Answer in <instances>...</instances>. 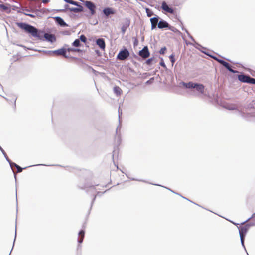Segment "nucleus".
I'll list each match as a JSON object with an SVG mask.
<instances>
[{"instance_id": "obj_25", "label": "nucleus", "mask_w": 255, "mask_h": 255, "mask_svg": "<svg viewBox=\"0 0 255 255\" xmlns=\"http://www.w3.org/2000/svg\"><path fill=\"white\" fill-rule=\"evenodd\" d=\"M18 5H11V10L16 11L18 13L20 12V10L19 9V6H20V4L19 3H17Z\"/></svg>"}, {"instance_id": "obj_57", "label": "nucleus", "mask_w": 255, "mask_h": 255, "mask_svg": "<svg viewBox=\"0 0 255 255\" xmlns=\"http://www.w3.org/2000/svg\"><path fill=\"white\" fill-rule=\"evenodd\" d=\"M14 244V242H13V244ZM13 246H14V245H13V247H12L11 250H13Z\"/></svg>"}, {"instance_id": "obj_56", "label": "nucleus", "mask_w": 255, "mask_h": 255, "mask_svg": "<svg viewBox=\"0 0 255 255\" xmlns=\"http://www.w3.org/2000/svg\"><path fill=\"white\" fill-rule=\"evenodd\" d=\"M14 244V242H13V244ZM13 246H14V245H13V247H12L11 250H13Z\"/></svg>"}, {"instance_id": "obj_30", "label": "nucleus", "mask_w": 255, "mask_h": 255, "mask_svg": "<svg viewBox=\"0 0 255 255\" xmlns=\"http://www.w3.org/2000/svg\"><path fill=\"white\" fill-rule=\"evenodd\" d=\"M154 60V57H151L150 58L148 59L146 61V64L147 65H151L152 64V62Z\"/></svg>"}, {"instance_id": "obj_62", "label": "nucleus", "mask_w": 255, "mask_h": 255, "mask_svg": "<svg viewBox=\"0 0 255 255\" xmlns=\"http://www.w3.org/2000/svg\"><path fill=\"white\" fill-rule=\"evenodd\" d=\"M251 73L253 75V76H255V75L253 74H252V73Z\"/></svg>"}, {"instance_id": "obj_41", "label": "nucleus", "mask_w": 255, "mask_h": 255, "mask_svg": "<svg viewBox=\"0 0 255 255\" xmlns=\"http://www.w3.org/2000/svg\"><path fill=\"white\" fill-rule=\"evenodd\" d=\"M128 71L130 72H132V73H133V74H135V73H136L135 71H134L132 68H130V67H129V68L128 69Z\"/></svg>"}, {"instance_id": "obj_49", "label": "nucleus", "mask_w": 255, "mask_h": 255, "mask_svg": "<svg viewBox=\"0 0 255 255\" xmlns=\"http://www.w3.org/2000/svg\"><path fill=\"white\" fill-rule=\"evenodd\" d=\"M16 225L15 226V239H14V242L15 241V239H16Z\"/></svg>"}, {"instance_id": "obj_24", "label": "nucleus", "mask_w": 255, "mask_h": 255, "mask_svg": "<svg viewBox=\"0 0 255 255\" xmlns=\"http://www.w3.org/2000/svg\"><path fill=\"white\" fill-rule=\"evenodd\" d=\"M6 160L8 161V162L9 163L11 168L12 169V168L13 167H17V166H18V165L16 164L14 162H13L12 161H11L9 159V158L8 157V156H6V158H5Z\"/></svg>"}, {"instance_id": "obj_10", "label": "nucleus", "mask_w": 255, "mask_h": 255, "mask_svg": "<svg viewBox=\"0 0 255 255\" xmlns=\"http://www.w3.org/2000/svg\"><path fill=\"white\" fill-rule=\"evenodd\" d=\"M0 10L9 13L11 11V5L8 3H0Z\"/></svg>"}, {"instance_id": "obj_50", "label": "nucleus", "mask_w": 255, "mask_h": 255, "mask_svg": "<svg viewBox=\"0 0 255 255\" xmlns=\"http://www.w3.org/2000/svg\"><path fill=\"white\" fill-rule=\"evenodd\" d=\"M16 99H17V98H16V97H14V99H13L14 102V105H15V103H16Z\"/></svg>"}, {"instance_id": "obj_12", "label": "nucleus", "mask_w": 255, "mask_h": 255, "mask_svg": "<svg viewBox=\"0 0 255 255\" xmlns=\"http://www.w3.org/2000/svg\"><path fill=\"white\" fill-rule=\"evenodd\" d=\"M54 18L55 22L62 27H67L68 25L64 21L61 17H52Z\"/></svg>"}, {"instance_id": "obj_28", "label": "nucleus", "mask_w": 255, "mask_h": 255, "mask_svg": "<svg viewBox=\"0 0 255 255\" xmlns=\"http://www.w3.org/2000/svg\"><path fill=\"white\" fill-rule=\"evenodd\" d=\"M169 58L173 65L175 62V55L172 54L169 56Z\"/></svg>"}, {"instance_id": "obj_6", "label": "nucleus", "mask_w": 255, "mask_h": 255, "mask_svg": "<svg viewBox=\"0 0 255 255\" xmlns=\"http://www.w3.org/2000/svg\"><path fill=\"white\" fill-rule=\"evenodd\" d=\"M217 61L220 64L223 65L225 68H226L229 71L232 72V73H238L237 71L234 70L232 69V66L231 65L228 63L227 62L219 58H216Z\"/></svg>"}, {"instance_id": "obj_47", "label": "nucleus", "mask_w": 255, "mask_h": 255, "mask_svg": "<svg viewBox=\"0 0 255 255\" xmlns=\"http://www.w3.org/2000/svg\"><path fill=\"white\" fill-rule=\"evenodd\" d=\"M209 56H210L211 57H212V58H213L214 59H215L216 61H217V59L216 58H218L217 57H216L215 56H213V55H210V54Z\"/></svg>"}, {"instance_id": "obj_14", "label": "nucleus", "mask_w": 255, "mask_h": 255, "mask_svg": "<svg viewBox=\"0 0 255 255\" xmlns=\"http://www.w3.org/2000/svg\"><path fill=\"white\" fill-rule=\"evenodd\" d=\"M96 44L99 46V47L102 50H105L106 44L105 42V40L103 38H99L96 41Z\"/></svg>"}, {"instance_id": "obj_64", "label": "nucleus", "mask_w": 255, "mask_h": 255, "mask_svg": "<svg viewBox=\"0 0 255 255\" xmlns=\"http://www.w3.org/2000/svg\"><path fill=\"white\" fill-rule=\"evenodd\" d=\"M67 46H68V45H65V47H67Z\"/></svg>"}, {"instance_id": "obj_8", "label": "nucleus", "mask_w": 255, "mask_h": 255, "mask_svg": "<svg viewBox=\"0 0 255 255\" xmlns=\"http://www.w3.org/2000/svg\"><path fill=\"white\" fill-rule=\"evenodd\" d=\"M157 23V27L159 29H163L164 28H167L170 30L173 31L172 28H173L172 26H171L166 21L160 19L158 21Z\"/></svg>"}, {"instance_id": "obj_27", "label": "nucleus", "mask_w": 255, "mask_h": 255, "mask_svg": "<svg viewBox=\"0 0 255 255\" xmlns=\"http://www.w3.org/2000/svg\"><path fill=\"white\" fill-rule=\"evenodd\" d=\"M68 0L67 3H69V4L73 5H77L78 4H80V3H79L77 1H74L73 0Z\"/></svg>"}, {"instance_id": "obj_63", "label": "nucleus", "mask_w": 255, "mask_h": 255, "mask_svg": "<svg viewBox=\"0 0 255 255\" xmlns=\"http://www.w3.org/2000/svg\"><path fill=\"white\" fill-rule=\"evenodd\" d=\"M185 199L188 200L186 198L183 197Z\"/></svg>"}, {"instance_id": "obj_3", "label": "nucleus", "mask_w": 255, "mask_h": 255, "mask_svg": "<svg viewBox=\"0 0 255 255\" xmlns=\"http://www.w3.org/2000/svg\"><path fill=\"white\" fill-rule=\"evenodd\" d=\"M181 84L185 88L187 89H196L197 91L203 94L204 93V86L202 84H199L196 83H193L192 82H189L186 83L182 82Z\"/></svg>"}, {"instance_id": "obj_40", "label": "nucleus", "mask_w": 255, "mask_h": 255, "mask_svg": "<svg viewBox=\"0 0 255 255\" xmlns=\"http://www.w3.org/2000/svg\"><path fill=\"white\" fill-rule=\"evenodd\" d=\"M226 108L230 110H233L236 109L234 106H229L227 107Z\"/></svg>"}, {"instance_id": "obj_31", "label": "nucleus", "mask_w": 255, "mask_h": 255, "mask_svg": "<svg viewBox=\"0 0 255 255\" xmlns=\"http://www.w3.org/2000/svg\"><path fill=\"white\" fill-rule=\"evenodd\" d=\"M145 10H146V13L147 14V16H152L153 12L150 9L146 8L145 9Z\"/></svg>"}, {"instance_id": "obj_29", "label": "nucleus", "mask_w": 255, "mask_h": 255, "mask_svg": "<svg viewBox=\"0 0 255 255\" xmlns=\"http://www.w3.org/2000/svg\"><path fill=\"white\" fill-rule=\"evenodd\" d=\"M239 236H240V241H241V243L242 246L246 250L245 247V245H244V240H245V236H243V235H239Z\"/></svg>"}, {"instance_id": "obj_1", "label": "nucleus", "mask_w": 255, "mask_h": 255, "mask_svg": "<svg viewBox=\"0 0 255 255\" xmlns=\"http://www.w3.org/2000/svg\"><path fill=\"white\" fill-rule=\"evenodd\" d=\"M16 24L20 28L30 34L33 37L37 38L39 40H45L51 43L56 40V38L53 35L46 33L43 30H39L26 23L17 22Z\"/></svg>"}, {"instance_id": "obj_2", "label": "nucleus", "mask_w": 255, "mask_h": 255, "mask_svg": "<svg viewBox=\"0 0 255 255\" xmlns=\"http://www.w3.org/2000/svg\"><path fill=\"white\" fill-rule=\"evenodd\" d=\"M64 9H48V8H41L34 6H31L28 9L26 10L27 11L32 13H25V16H41V15H53L56 14L58 12H65L66 10H70L69 5L67 4L64 5Z\"/></svg>"}, {"instance_id": "obj_35", "label": "nucleus", "mask_w": 255, "mask_h": 255, "mask_svg": "<svg viewBox=\"0 0 255 255\" xmlns=\"http://www.w3.org/2000/svg\"><path fill=\"white\" fill-rule=\"evenodd\" d=\"M160 65L162 67H163L164 68H167V67L164 62L163 59L162 58H161V60L159 63Z\"/></svg>"}, {"instance_id": "obj_37", "label": "nucleus", "mask_w": 255, "mask_h": 255, "mask_svg": "<svg viewBox=\"0 0 255 255\" xmlns=\"http://www.w3.org/2000/svg\"><path fill=\"white\" fill-rule=\"evenodd\" d=\"M154 77H152V78H150L148 80H147L145 82V84H147V85L150 84L154 82Z\"/></svg>"}, {"instance_id": "obj_21", "label": "nucleus", "mask_w": 255, "mask_h": 255, "mask_svg": "<svg viewBox=\"0 0 255 255\" xmlns=\"http://www.w3.org/2000/svg\"><path fill=\"white\" fill-rule=\"evenodd\" d=\"M89 17V22L90 24L93 25H95L98 23V20L96 18V17Z\"/></svg>"}, {"instance_id": "obj_26", "label": "nucleus", "mask_w": 255, "mask_h": 255, "mask_svg": "<svg viewBox=\"0 0 255 255\" xmlns=\"http://www.w3.org/2000/svg\"><path fill=\"white\" fill-rule=\"evenodd\" d=\"M78 39L80 41V42H82L83 43H86L87 40L86 37L83 34L80 36L79 39Z\"/></svg>"}, {"instance_id": "obj_46", "label": "nucleus", "mask_w": 255, "mask_h": 255, "mask_svg": "<svg viewBox=\"0 0 255 255\" xmlns=\"http://www.w3.org/2000/svg\"><path fill=\"white\" fill-rule=\"evenodd\" d=\"M42 1L43 3H46L50 1V0H42Z\"/></svg>"}, {"instance_id": "obj_51", "label": "nucleus", "mask_w": 255, "mask_h": 255, "mask_svg": "<svg viewBox=\"0 0 255 255\" xmlns=\"http://www.w3.org/2000/svg\"><path fill=\"white\" fill-rule=\"evenodd\" d=\"M186 33L187 34L188 36H189V35H191L189 32L187 30H186Z\"/></svg>"}, {"instance_id": "obj_60", "label": "nucleus", "mask_w": 255, "mask_h": 255, "mask_svg": "<svg viewBox=\"0 0 255 255\" xmlns=\"http://www.w3.org/2000/svg\"><path fill=\"white\" fill-rule=\"evenodd\" d=\"M4 98L7 100V101H8L9 100L8 99H7L6 98Z\"/></svg>"}, {"instance_id": "obj_58", "label": "nucleus", "mask_w": 255, "mask_h": 255, "mask_svg": "<svg viewBox=\"0 0 255 255\" xmlns=\"http://www.w3.org/2000/svg\"><path fill=\"white\" fill-rule=\"evenodd\" d=\"M154 185H157V186H161V185H159V184H154Z\"/></svg>"}, {"instance_id": "obj_22", "label": "nucleus", "mask_w": 255, "mask_h": 255, "mask_svg": "<svg viewBox=\"0 0 255 255\" xmlns=\"http://www.w3.org/2000/svg\"><path fill=\"white\" fill-rule=\"evenodd\" d=\"M114 92L117 95H120L122 92L121 89L117 86H115L113 88Z\"/></svg>"}, {"instance_id": "obj_44", "label": "nucleus", "mask_w": 255, "mask_h": 255, "mask_svg": "<svg viewBox=\"0 0 255 255\" xmlns=\"http://www.w3.org/2000/svg\"><path fill=\"white\" fill-rule=\"evenodd\" d=\"M138 42L137 39H135V40H134V42H133V45H134V46H137V44H138Z\"/></svg>"}, {"instance_id": "obj_23", "label": "nucleus", "mask_w": 255, "mask_h": 255, "mask_svg": "<svg viewBox=\"0 0 255 255\" xmlns=\"http://www.w3.org/2000/svg\"><path fill=\"white\" fill-rule=\"evenodd\" d=\"M72 45L74 47H79L82 45V44L78 39H76L73 41Z\"/></svg>"}, {"instance_id": "obj_17", "label": "nucleus", "mask_w": 255, "mask_h": 255, "mask_svg": "<svg viewBox=\"0 0 255 255\" xmlns=\"http://www.w3.org/2000/svg\"><path fill=\"white\" fill-rule=\"evenodd\" d=\"M76 6H77L76 7H71V8H70V11H73L75 13H78L85 11L84 7L81 5V4H78Z\"/></svg>"}, {"instance_id": "obj_52", "label": "nucleus", "mask_w": 255, "mask_h": 255, "mask_svg": "<svg viewBox=\"0 0 255 255\" xmlns=\"http://www.w3.org/2000/svg\"><path fill=\"white\" fill-rule=\"evenodd\" d=\"M166 189H167L168 190H170L171 192H173V193H175L174 191H173L171 189H169V188H166L165 187Z\"/></svg>"}, {"instance_id": "obj_43", "label": "nucleus", "mask_w": 255, "mask_h": 255, "mask_svg": "<svg viewBox=\"0 0 255 255\" xmlns=\"http://www.w3.org/2000/svg\"><path fill=\"white\" fill-rule=\"evenodd\" d=\"M189 37L191 39V40L194 42V44H195V42H196L195 41V40L194 39V38L193 37V36L191 35H189Z\"/></svg>"}, {"instance_id": "obj_36", "label": "nucleus", "mask_w": 255, "mask_h": 255, "mask_svg": "<svg viewBox=\"0 0 255 255\" xmlns=\"http://www.w3.org/2000/svg\"><path fill=\"white\" fill-rule=\"evenodd\" d=\"M118 112H119V123H120V124L117 127V129H116V133H117L118 132V129L119 128H121V124H120V115L122 114V112H120V108H119V110H118Z\"/></svg>"}, {"instance_id": "obj_9", "label": "nucleus", "mask_w": 255, "mask_h": 255, "mask_svg": "<svg viewBox=\"0 0 255 255\" xmlns=\"http://www.w3.org/2000/svg\"><path fill=\"white\" fill-rule=\"evenodd\" d=\"M253 224H247L243 226L242 228L238 227L239 232V235H243L245 236L247 233L248 232L250 226H253Z\"/></svg>"}, {"instance_id": "obj_61", "label": "nucleus", "mask_w": 255, "mask_h": 255, "mask_svg": "<svg viewBox=\"0 0 255 255\" xmlns=\"http://www.w3.org/2000/svg\"><path fill=\"white\" fill-rule=\"evenodd\" d=\"M232 223L233 224H236L235 223L233 222H232Z\"/></svg>"}, {"instance_id": "obj_54", "label": "nucleus", "mask_w": 255, "mask_h": 255, "mask_svg": "<svg viewBox=\"0 0 255 255\" xmlns=\"http://www.w3.org/2000/svg\"><path fill=\"white\" fill-rule=\"evenodd\" d=\"M63 1H64L65 2H66L67 3L68 2V0H63Z\"/></svg>"}, {"instance_id": "obj_18", "label": "nucleus", "mask_w": 255, "mask_h": 255, "mask_svg": "<svg viewBox=\"0 0 255 255\" xmlns=\"http://www.w3.org/2000/svg\"><path fill=\"white\" fill-rule=\"evenodd\" d=\"M193 45L197 49L200 50L202 53L206 54L207 55H210L209 53L206 51V48L203 47L201 45L199 44L197 42H195V44H193Z\"/></svg>"}, {"instance_id": "obj_53", "label": "nucleus", "mask_w": 255, "mask_h": 255, "mask_svg": "<svg viewBox=\"0 0 255 255\" xmlns=\"http://www.w3.org/2000/svg\"><path fill=\"white\" fill-rule=\"evenodd\" d=\"M95 198H96V196H95V197L93 198V200H92V204L93 203V202H94V200H95Z\"/></svg>"}, {"instance_id": "obj_34", "label": "nucleus", "mask_w": 255, "mask_h": 255, "mask_svg": "<svg viewBox=\"0 0 255 255\" xmlns=\"http://www.w3.org/2000/svg\"><path fill=\"white\" fill-rule=\"evenodd\" d=\"M247 83L250 84H255V79L251 78L250 76H249V79H248V82Z\"/></svg>"}, {"instance_id": "obj_16", "label": "nucleus", "mask_w": 255, "mask_h": 255, "mask_svg": "<svg viewBox=\"0 0 255 255\" xmlns=\"http://www.w3.org/2000/svg\"><path fill=\"white\" fill-rule=\"evenodd\" d=\"M160 17H152L150 18V22L151 24V29H154L156 28V26L157 25V22L159 19H160Z\"/></svg>"}, {"instance_id": "obj_11", "label": "nucleus", "mask_w": 255, "mask_h": 255, "mask_svg": "<svg viewBox=\"0 0 255 255\" xmlns=\"http://www.w3.org/2000/svg\"><path fill=\"white\" fill-rule=\"evenodd\" d=\"M139 55L143 58H147L150 56V52L147 46H144L138 53Z\"/></svg>"}, {"instance_id": "obj_13", "label": "nucleus", "mask_w": 255, "mask_h": 255, "mask_svg": "<svg viewBox=\"0 0 255 255\" xmlns=\"http://www.w3.org/2000/svg\"><path fill=\"white\" fill-rule=\"evenodd\" d=\"M129 25L130 20L128 18H126L124 22L123 23L122 26L121 27V31L123 35L125 33L127 28L129 27Z\"/></svg>"}, {"instance_id": "obj_33", "label": "nucleus", "mask_w": 255, "mask_h": 255, "mask_svg": "<svg viewBox=\"0 0 255 255\" xmlns=\"http://www.w3.org/2000/svg\"><path fill=\"white\" fill-rule=\"evenodd\" d=\"M166 50H167V48L165 46L162 47L159 51V53L160 54H165Z\"/></svg>"}, {"instance_id": "obj_5", "label": "nucleus", "mask_w": 255, "mask_h": 255, "mask_svg": "<svg viewBox=\"0 0 255 255\" xmlns=\"http://www.w3.org/2000/svg\"><path fill=\"white\" fill-rule=\"evenodd\" d=\"M129 56V50L125 47H123L119 52L116 58L119 60H125L128 59Z\"/></svg>"}, {"instance_id": "obj_7", "label": "nucleus", "mask_w": 255, "mask_h": 255, "mask_svg": "<svg viewBox=\"0 0 255 255\" xmlns=\"http://www.w3.org/2000/svg\"><path fill=\"white\" fill-rule=\"evenodd\" d=\"M116 12V10L115 8L107 6L103 9L101 14L102 16H109L115 14Z\"/></svg>"}, {"instance_id": "obj_4", "label": "nucleus", "mask_w": 255, "mask_h": 255, "mask_svg": "<svg viewBox=\"0 0 255 255\" xmlns=\"http://www.w3.org/2000/svg\"><path fill=\"white\" fill-rule=\"evenodd\" d=\"M161 8L163 10V12L165 14L168 13L172 14L173 16H177L179 13L177 12V9L173 8L170 5L167 4L165 1H163L161 3Z\"/></svg>"}, {"instance_id": "obj_59", "label": "nucleus", "mask_w": 255, "mask_h": 255, "mask_svg": "<svg viewBox=\"0 0 255 255\" xmlns=\"http://www.w3.org/2000/svg\"><path fill=\"white\" fill-rule=\"evenodd\" d=\"M37 165H44V164H38Z\"/></svg>"}, {"instance_id": "obj_39", "label": "nucleus", "mask_w": 255, "mask_h": 255, "mask_svg": "<svg viewBox=\"0 0 255 255\" xmlns=\"http://www.w3.org/2000/svg\"><path fill=\"white\" fill-rule=\"evenodd\" d=\"M45 54H48V55H51L52 54H53V51H52V50H46V51H43Z\"/></svg>"}, {"instance_id": "obj_48", "label": "nucleus", "mask_w": 255, "mask_h": 255, "mask_svg": "<svg viewBox=\"0 0 255 255\" xmlns=\"http://www.w3.org/2000/svg\"><path fill=\"white\" fill-rule=\"evenodd\" d=\"M255 215V213H254L251 217L249 218L246 221H245L244 222H247L248 220H249L251 219V218H253L254 217Z\"/></svg>"}, {"instance_id": "obj_55", "label": "nucleus", "mask_w": 255, "mask_h": 255, "mask_svg": "<svg viewBox=\"0 0 255 255\" xmlns=\"http://www.w3.org/2000/svg\"><path fill=\"white\" fill-rule=\"evenodd\" d=\"M72 16H77L76 14H72Z\"/></svg>"}, {"instance_id": "obj_20", "label": "nucleus", "mask_w": 255, "mask_h": 255, "mask_svg": "<svg viewBox=\"0 0 255 255\" xmlns=\"http://www.w3.org/2000/svg\"><path fill=\"white\" fill-rule=\"evenodd\" d=\"M78 235L80 237V238L78 240V242L79 244H81L83 242L84 237L85 231L84 230H81L78 233Z\"/></svg>"}, {"instance_id": "obj_19", "label": "nucleus", "mask_w": 255, "mask_h": 255, "mask_svg": "<svg viewBox=\"0 0 255 255\" xmlns=\"http://www.w3.org/2000/svg\"><path fill=\"white\" fill-rule=\"evenodd\" d=\"M67 52L66 48L64 47L59 49L53 50V54L54 55H65Z\"/></svg>"}, {"instance_id": "obj_42", "label": "nucleus", "mask_w": 255, "mask_h": 255, "mask_svg": "<svg viewBox=\"0 0 255 255\" xmlns=\"http://www.w3.org/2000/svg\"><path fill=\"white\" fill-rule=\"evenodd\" d=\"M63 34L64 35H69L70 34V32L68 31H64L63 32Z\"/></svg>"}, {"instance_id": "obj_38", "label": "nucleus", "mask_w": 255, "mask_h": 255, "mask_svg": "<svg viewBox=\"0 0 255 255\" xmlns=\"http://www.w3.org/2000/svg\"><path fill=\"white\" fill-rule=\"evenodd\" d=\"M16 168H17V172L20 173L22 171V170L23 169H26L27 167H24L23 168L21 167L20 166L18 165V166H17V167H16Z\"/></svg>"}, {"instance_id": "obj_15", "label": "nucleus", "mask_w": 255, "mask_h": 255, "mask_svg": "<svg viewBox=\"0 0 255 255\" xmlns=\"http://www.w3.org/2000/svg\"><path fill=\"white\" fill-rule=\"evenodd\" d=\"M249 76H250L245 75L243 73H240L238 75V79L242 82L248 83Z\"/></svg>"}, {"instance_id": "obj_45", "label": "nucleus", "mask_w": 255, "mask_h": 255, "mask_svg": "<svg viewBox=\"0 0 255 255\" xmlns=\"http://www.w3.org/2000/svg\"><path fill=\"white\" fill-rule=\"evenodd\" d=\"M95 52H96V53L98 55V56H101V52L98 50H95Z\"/></svg>"}, {"instance_id": "obj_32", "label": "nucleus", "mask_w": 255, "mask_h": 255, "mask_svg": "<svg viewBox=\"0 0 255 255\" xmlns=\"http://www.w3.org/2000/svg\"><path fill=\"white\" fill-rule=\"evenodd\" d=\"M67 51H79L80 49L79 48H66Z\"/></svg>"}]
</instances>
